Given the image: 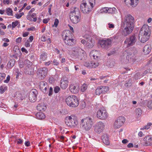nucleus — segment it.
I'll return each instance as SVG.
<instances>
[{
	"label": "nucleus",
	"mask_w": 152,
	"mask_h": 152,
	"mask_svg": "<svg viewBox=\"0 0 152 152\" xmlns=\"http://www.w3.org/2000/svg\"><path fill=\"white\" fill-rule=\"evenodd\" d=\"M134 19L130 14L126 15L122 19L121 26L124 28L122 34L124 36H126L130 34L134 28Z\"/></svg>",
	"instance_id": "nucleus-1"
},
{
	"label": "nucleus",
	"mask_w": 152,
	"mask_h": 152,
	"mask_svg": "<svg viewBox=\"0 0 152 152\" xmlns=\"http://www.w3.org/2000/svg\"><path fill=\"white\" fill-rule=\"evenodd\" d=\"M151 34V30L149 26L147 25H144L140 31L138 38L139 41L144 43L149 39Z\"/></svg>",
	"instance_id": "nucleus-2"
},
{
	"label": "nucleus",
	"mask_w": 152,
	"mask_h": 152,
	"mask_svg": "<svg viewBox=\"0 0 152 152\" xmlns=\"http://www.w3.org/2000/svg\"><path fill=\"white\" fill-rule=\"evenodd\" d=\"M62 36L64 43L66 45L72 46L75 44V40L73 38V34L70 31H64L62 32Z\"/></svg>",
	"instance_id": "nucleus-3"
},
{
	"label": "nucleus",
	"mask_w": 152,
	"mask_h": 152,
	"mask_svg": "<svg viewBox=\"0 0 152 152\" xmlns=\"http://www.w3.org/2000/svg\"><path fill=\"white\" fill-rule=\"evenodd\" d=\"M71 20L74 23H77L80 20V11L77 8L72 9L69 13Z\"/></svg>",
	"instance_id": "nucleus-4"
},
{
	"label": "nucleus",
	"mask_w": 152,
	"mask_h": 152,
	"mask_svg": "<svg viewBox=\"0 0 152 152\" xmlns=\"http://www.w3.org/2000/svg\"><path fill=\"white\" fill-rule=\"evenodd\" d=\"M81 126L86 131L89 130L91 128L93 123L92 118L90 117L82 119L81 120Z\"/></svg>",
	"instance_id": "nucleus-5"
},
{
	"label": "nucleus",
	"mask_w": 152,
	"mask_h": 152,
	"mask_svg": "<svg viewBox=\"0 0 152 152\" xmlns=\"http://www.w3.org/2000/svg\"><path fill=\"white\" fill-rule=\"evenodd\" d=\"M67 104L72 107H76L79 104V101L76 96L74 95L70 96L66 99Z\"/></svg>",
	"instance_id": "nucleus-6"
},
{
	"label": "nucleus",
	"mask_w": 152,
	"mask_h": 152,
	"mask_svg": "<svg viewBox=\"0 0 152 152\" xmlns=\"http://www.w3.org/2000/svg\"><path fill=\"white\" fill-rule=\"evenodd\" d=\"M65 123L67 126L70 127H75L78 124L76 117L73 115L66 117Z\"/></svg>",
	"instance_id": "nucleus-7"
},
{
	"label": "nucleus",
	"mask_w": 152,
	"mask_h": 152,
	"mask_svg": "<svg viewBox=\"0 0 152 152\" xmlns=\"http://www.w3.org/2000/svg\"><path fill=\"white\" fill-rule=\"evenodd\" d=\"M112 41H113V38H110L107 39L101 40L99 41V43L102 48L107 49L111 47Z\"/></svg>",
	"instance_id": "nucleus-8"
},
{
	"label": "nucleus",
	"mask_w": 152,
	"mask_h": 152,
	"mask_svg": "<svg viewBox=\"0 0 152 152\" xmlns=\"http://www.w3.org/2000/svg\"><path fill=\"white\" fill-rule=\"evenodd\" d=\"M73 54L80 60H82L84 58L85 51L79 48H73Z\"/></svg>",
	"instance_id": "nucleus-9"
},
{
	"label": "nucleus",
	"mask_w": 152,
	"mask_h": 152,
	"mask_svg": "<svg viewBox=\"0 0 152 152\" xmlns=\"http://www.w3.org/2000/svg\"><path fill=\"white\" fill-rule=\"evenodd\" d=\"M97 117L102 120H105L108 117V114L104 107L100 108L97 111L96 114Z\"/></svg>",
	"instance_id": "nucleus-10"
},
{
	"label": "nucleus",
	"mask_w": 152,
	"mask_h": 152,
	"mask_svg": "<svg viewBox=\"0 0 152 152\" xmlns=\"http://www.w3.org/2000/svg\"><path fill=\"white\" fill-rule=\"evenodd\" d=\"M105 125L102 121L97 122L95 125L94 131L96 133L100 134L103 132L104 129Z\"/></svg>",
	"instance_id": "nucleus-11"
},
{
	"label": "nucleus",
	"mask_w": 152,
	"mask_h": 152,
	"mask_svg": "<svg viewBox=\"0 0 152 152\" xmlns=\"http://www.w3.org/2000/svg\"><path fill=\"white\" fill-rule=\"evenodd\" d=\"M137 40V38L135 35L134 34L130 36L129 38H127L124 41L125 44L127 47L133 45Z\"/></svg>",
	"instance_id": "nucleus-12"
},
{
	"label": "nucleus",
	"mask_w": 152,
	"mask_h": 152,
	"mask_svg": "<svg viewBox=\"0 0 152 152\" xmlns=\"http://www.w3.org/2000/svg\"><path fill=\"white\" fill-rule=\"evenodd\" d=\"M48 69L46 67L40 68L37 70V74L41 79H43L46 76Z\"/></svg>",
	"instance_id": "nucleus-13"
},
{
	"label": "nucleus",
	"mask_w": 152,
	"mask_h": 152,
	"mask_svg": "<svg viewBox=\"0 0 152 152\" xmlns=\"http://www.w3.org/2000/svg\"><path fill=\"white\" fill-rule=\"evenodd\" d=\"M125 121V119L124 116H120L115 121L114 126L115 128L118 129L120 128Z\"/></svg>",
	"instance_id": "nucleus-14"
},
{
	"label": "nucleus",
	"mask_w": 152,
	"mask_h": 152,
	"mask_svg": "<svg viewBox=\"0 0 152 152\" xmlns=\"http://www.w3.org/2000/svg\"><path fill=\"white\" fill-rule=\"evenodd\" d=\"M91 6L86 2L82 3L80 5V10L81 11L84 13H88L91 11L92 9Z\"/></svg>",
	"instance_id": "nucleus-15"
},
{
	"label": "nucleus",
	"mask_w": 152,
	"mask_h": 152,
	"mask_svg": "<svg viewBox=\"0 0 152 152\" xmlns=\"http://www.w3.org/2000/svg\"><path fill=\"white\" fill-rule=\"evenodd\" d=\"M68 83L69 81L68 78L66 76H64L60 80V87L63 89H65L68 87Z\"/></svg>",
	"instance_id": "nucleus-16"
},
{
	"label": "nucleus",
	"mask_w": 152,
	"mask_h": 152,
	"mask_svg": "<svg viewBox=\"0 0 152 152\" xmlns=\"http://www.w3.org/2000/svg\"><path fill=\"white\" fill-rule=\"evenodd\" d=\"M38 92L37 90L33 89L31 91L29 96V100L31 102H35L37 99Z\"/></svg>",
	"instance_id": "nucleus-17"
},
{
	"label": "nucleus",
	"mask_w": 152,
	"mask_h": 152,
	"mask_svg": "<svg viewBox=\"0 0 152 152\" xmlns=\"http://www.w3.org/2000/svg\"><path fill=\"white\" fill-rule=\"evenodd\" d=\"M40 89L45 93H47L49 87L48 83L45 81H42L39 84Z\"/></svg>",
	"instance_id": "nucleus-18"
},
{
	"label": "nucleus",
	"mask_w": 152,
	"mask_h": 152,
	"mask_svg": "<svg viewBox=\"0 0 152 152\" xmlns=\"http://www.w3.org/2000/svg\"><path fill=\"white\" fill-rule=\"evenodd\" d=\"M84 65L89 68H96L99 66V63L98 62H94L92 61H89L88 62H86L84 63Z\"/></svg>",
	"instance_id": "nucleus-19"
},
{
	"label": "nucleus",
	"mask_w": 152,
	"mask_h": 152,
	"mask_svg": "<svg viewBox=\"0 0 152 152\" xmlns=\"http://www.w3.org/2000/svg\"><path fill=\"white\" fill-rule=\"evenodd\" d=\"M69 90L72 93L77 94L79 90V86L76 84H72L69 86Z\"/></svg>",
	"instance_id": "nucleus-20"
},
{
	"label": "nucleus",
	"mask_w": 152,
	"mask_h": 152,
	"mask_svg": "<svg viewBox=\"0 0 152 152\" xmlns=\"http://www.w3.org/2000/svg\"><path fill=\"white\" fill-rule=\"evenodd\" d=\"M146 146L152 145V136L148 135L144 138Z\"/></svg>",
	"instance_id": "nucleus-21"
},
{
	"label": "nucleus",
	"mask_w": 152,
	"mask_h": 152,
	"mask_svg": "<svg viewBox=\"0 0 152 152\" xmlns=\"http://www.w3.org/2000/svg\"><path fill=\"white\" fill-rule=\"evenodd\" d=\"M23 71L26 74L29 75H33L34 73V69L32 67L28 68H25Z\"/></svg>",
	"instance_id": "nucleus-22"
},
{
	"label": "nucleus",
	"mask_w": 152,
	"mask_h": 152,
	"mask_svg": "<svg viewBox=\"0 0 152 152\" xmlns=\"http://www.w3.org/2000/svg\"><path fill=\"white\" fill-rule=\"evenodd\" d=\"M151 50V47L150 45H146L143 48V51L145 54H148Z\"/></svg>",
	"instance_id": "nucleus-23"
},
{
	"label": "nucleus",
	"mask_w": 152,
	"mask_h": 152,
	"mask_svg": "<svg viewBox=\"0 0 152 152\" xmlns=\"http://www.w3.org/2000/svg\"><path fill=\"white\" fill-rule=\"evenodd\" d=\"M102 139L103 142L107 145L110 144L109 138L108 136L106 134H104L102 137Z\"/></svg>",
	"instance_id": "nucleus-24"
},
{
	"label": "nucleus",
	"mask_w": 152,
	"mask_h": 152,
	"mask_svg": "<svg viewBox=\"0 0 152 152\" xmlns=\"http://www.w3.org/2000/svg\"><path fill=\"white\" fill-rule=\"evenodd\" d=\"M86 45L88 48H91L94 45V42L92 39H88L87 41Z\"/></svg>",
	"instance_id": "nucleus-25"
},
{
	"label": "nucleus",
	"mask_w": 152,
	"mask_h": 152,
	"mask_svg": "<svg viewBox=\"0 0 152 152\" xmlns=\"http://www.w3.org/2000/svg\"><path fill=\"white\" fill-rule=\"evenodd\" d=\"M99 51L96 50H93L91 51L90 55L92 56L95 59V58H97L99 56Z\"/></svg>",
	"instance_id": "nucleus-26"
},
{
	"label": "nucleus",
	"mask_w": 152,
	"mask_h": 152,
	"mask_svg": "<svg viewBox=\"0 0 152 152\" xmlns=\"http://www.w3.org/2000/svg\"><path fill=\"white\" fill-rule=\"evenodd\" d=\"M15 61L14 58H12L10 60L7 64V67L9 68H11L14 66L15 63Z\"/></svg>",
	"instance_id": "nucleus-27"
},
{
	"label": "nucleus",
	"mask_w": 152,
	"mask_h": 152,
	"mask_svg": "<svg viewBox=\"0 0 152 152\" xmlns=\"http://www.w3.org/2000/svg\"><path fill=\"white\" fill-rule=\"evenodd\" d=\"M134 113L135 116L137 118H138L142 113V110L140 108H137L134 111Z\"/></svg>",
	"instance_id": "nucleus-28"
},
{
	"label": "nucleus",
	"mask_w": 152,
	"mask_h": 152,
	"mask_svg": "<svg viewBox=\"0 0 152 152\" xmlns=\"http://www.w3.org/2000/svg\"><path fill=\"white\" fill-rule=\"evenodd\" d=\"M36 116L38 119H44L45 117V114L42 112H39L37 113Z\"/></svg>",
	"instance_id": "nucleus-29"
},
{
	"label": "nucleus",
	"mask_w": 152,
	"mask_h": 152,
	"mask_svg": "<svg viewBox=\"0 0 152 152\" xmlns=\"http://www.w3.org/2000/svg\"><path fill=\"white\" fill-rule=\"evenodd\" d=\"M25 66V68H30L32 67V62L30 61L28 59H26L24 60Z\"/></svg>",
	"instance_id": "nucleus-30"
},
{
	"label": "nucleus",
	"mask_w": 152,
	"mask_h": 152,
	"mask_svg": "<svg viewBox=\"0 0 152 152\" xmlns=\"http://www.w3.org/2000/svg\"><path fill=\"white\" fill-rule=\"evenodd\" d=\"M102 94H105L109 90V87L107 86H100Z\"/></svg>",
	"instance_id": "nucleus-31"
},
{
	"label": "nucleus",
	"mask_w": 152,
	"mask_h": 152,
	"mask_svg": "<svg viewBox=\"0 0 152 152\" xmlns=\"http://www.w3.org/2000/svg\"><path fill=\"white\" fill-rule=\"evenodd\" d=\"M126 58L127 59L126 61H129V63H131L132 62L133 60V56L132 54H129L128 53V55L126 56Z\"/></svg>",
	"instance_id": "nucleus-32"
},
{
	"label": "nucleus",
	"mask_w": 152,
	"mask_h": 152,
	"mask_svg": "<svg viewBox=\"0 0 152 152\" xmlns=\"http://www.w3.org/2000/svg\"><path fill=\"white\" fill-rule=\"evenodd\" d=\"M138 1L139 0H130L129 1H130V5L132 7H134L138 4Z\"/></svg>",
	"instance_id": "nucleus-33"
},
{
	"label": "nucleus",
	"mask_w": 152,
	"mask_h": 152,
	"mask_svg": "<svg viewBox=\"0 0 152 152\" xmlns=\"http://www.w3.org/2000/svg\"><path fill=\"white\" fill-rule=\"evenodd\" d=\"M108 13L111 14H114L116 11V9L115 7L108 8Z\"/></svg>",
	"instance_id": "nucleus-34"
},
{
	"label": "nucleus",
	"mask_w": 152,
	"mask_h": 152,
	"mask_svg": "<svg viewBox=\"0 0 152 152\" xmlns=\"http://www.w3.org/2000/svg\"><path fill=\"white\" fill-rule=\"evenodd\" d=\"M88 85L85 83H84L81 87V91L83 92L86 91L88 88Z\"/></svg>",
	"instance_id": "nucleus-35"
},
{
	"label": "nucleus",
	"mask_w": 152,
	"mask_h": 152,
	"mask_svg": "<svg viewBox=\"0 0 152 152\" xmlns=\"http://www.w3.org/2000/svg\"><path fill=\"white\" fill-rule=\"evenodd\" d=\"M47 58V55L45 53H43L40 55V59L42 61H44Z\"/></svg>",
	"instance_id": "nucleus-36"
},
{
	"label": "nucleus",
	"mask_w": 152,
	"mask_h": 152,
	"mask_svg": "<svg viewBox=\"0 0 152 152\" xmlns=\"http://www.w3.org/2000/svg\"><path fill=\"white\" fill-rule=\"evenodd\" d=\"M6 13L8 15L12 16L13 15L12 10L10 8L6 9Z\"/></svg>",
	"instance_id": "nucleus-37"
},
{
	"label": "nucleus",
	"mask_w": 152,
	"mask_h": 152,
	"mask_svg": "<svg viewBox=\"0 0 152 152\" xmlns=\"http://www.w3.org/2000/svg\"><path fill=\"white\" fill-rule=\"evenodd\" d=\"M95 94L97 95H100L101 94H102L101 91V88L100 86L97 88L95 91Z\"/></svg>",
	"instance_id": "nucleus-38"
},
{
	"label": "nucleus",
	"mask_w": 152,
	"mask_h": 152,
	"mask_svg": "<svg viewBox=\"0 0 152 152\" xmlns=\"http://www.w3.org/2000/svg\"><path fill=\"white\" fill-rule=\"evenodd\" d=\"M141 77V75L140 74L139 72H137L134 75V78L136 80H137L140 79Z\"/></svg>",
	"instance_id": "nucleus-39"
},
{
	"label": "nucleus",
	"mask_w": 152,
	"mask_h": 152,
	"mask_svg": "<svg viewBox=\"0 0 152 152\" xmlns=\"http://www.w3.org/2000/svg\"><path fill=\"white\" fill-rule=\"evenodd\" d=\"M147 105L149 109L152 110V100L148 101L147 103Z\"/></svg>",
	"instance_id": "nucleus-40"
},
{
	"label": "nucleus",
	"mask_w": 152,
	"mask_h": 152,
	"mask_svg": "<svg viewBox=\"0 0 152 152\" xmlns=\"http://www.w3.org/2000/svg\"><path fill=\"white\" fill-rule=\"evenodd\" d=\"M23 142V140L20 138H17L16 139V142L18 144H21Z\"/></svg>",
	"instance_id": "nucleus-41"
},
{
	"label": "nucleus",
	"mask_w": 152,
	"mask_h": 152,
	"mask_svg": "<svg viewBox=\"0 0 152 152\" xmlns=\"http://www.w3.org/2000/svg\"><path fill=\"white\" fill-rule=\"evenodd\" d=\"M32 18H33V21L35 22L37 20L36 14L35 13H33L31 15Z\"/></svg>",
	"instance_id": "nucleus-42"
},
{
	"label": "nucleus",
	"mask_w": 152,
	"mask_h": 152,
	"mask_svg": "<svg viewBox=\"0 0 152 152\" xmlns=\"http://www.w3.org/2000/svg\"><path fill=\"white\" fill-rule=\"evenodd\" d=\"M7 87H4L1 86L0 87V90L1 92L2 93H4L5 91L7 89Z\"/></svg>",
	"instance_id": "nucleus-43"
},
{
	"label": "nucleus",
	"mask_w": 152,
	"mask_h": 152,
	"mask_svg": "<svg viewBox=\"0 0 152 152\" xmlns=\"http://www.w3.org/2000/svg\"><path fill=\"white\" fill-rule=\"evenodd\" d=\"M59 23V20L58 19H55V21L54 23V24L53 25V26H54L55 27L57 26L58 24Z\"/></svg>",
	"instance_id": "nucleus-44"
},
{
	"label": "nucleus",
	"mask_w": 152,
	"mask_h": 152,
	"mask_svg": "<svg viewBox=\"0 0 152 152\" xmlns=\"http://www.w3.org/2000/svg\"><path fill=\"white\" fill-rule=\"evenodd\" d=\"M19 22L18 21L16 20L12 23V27L15 28L18 24Z\"/></svg>",
	"instance_id": "nucleus-45"
},
{
	"label": "nucleus",
	"mask_w": 152,
	"mask_h": 152,
	"mask_svg": "<svg viewBox=\"0 0 152 152\" xmlns=\"http://www.w3.org/2000/svg\"><path fill=\"white\" fill-rule=\"evenodd\" d=\"M5 76L6 75L4 73H0V82L5 77Z\"/></svg>",
	"instance_id": "nucleus-46"
},
{
	"label": "nucleus",
	"mask_w": 152,
	"mask_h": 152,
	"mask_svg": "<svg viewBox=\"0 0 152 152\" xmlns=\"http://www.w3.org/2000/svg\"><path fill=\"white\" fill-rule=\"evenodd\" d=\"M48 81L50 83H53L55 82V79L53 77H49Z\"/></svg>",
	"instance_id": "nucleus-47"
},
{
	"label": "nucleus",
	"mask_w": 152,
	"mask_h": 152,
	"mask_svg": "<svg viewBox=\"0 0 152 152\" xmlns=\"http://www.w3.org/2000/svg\"><path fill=\"white\" fill-rule=\"evenodd\" d=\"M127 60V59L126 58V57H123L121 59V61L124 63H129V61H126Z\"/></svg>",
	"instance_id": "nucleus-48"
},
{
	"label": "nucleus",
	"mask_w": 152,
	"mask_h": 152,
	"mask_svg": "<svg viewBox=\"0 0 152 152\" xmlns=\"http://www.w3.org/2000/svg\"><path fill=\"white\" fill-rule=\"evenodd\" d=\"M19 66L20 68L23 67L25 66L24 61H20L19 62Z\"/></svg>",
	"instance_id": "nucleus-49"
},
{
	"label": "nucleus",
	"mask_w": 152,
	"mask_h": 152,
	"mask_svg": "<svg viewBox=\"0 0 152 152\" xmlns=\"http://www.w3.org/2000/svg\"><path fill=\"white\" fill-rule=\"evenodd\" d=\"M60 90V88L58 86H56L54 88V91L55 93H58Z\"/></svg>",
	"instance_id": "nucleus-50"
},
{
	"label": "nucleus",
	"mask_w": 152,
	"mask_h": 152,
	"mask_svg": "<svg viewBox=\"0 0 152 152\" xmlns=\"http://www.w3.org/2000/svg\"><path fill=\"white\" fill-rule=\"evenodd\" d=\"M108 7H104L103 8L101 11L102 13H108Z\"/></svg>",
	"instance_id": "nucleus-51"
},
{
	"label": "nucleus",
	"mask_w": 152,
	"mask_h": 152,
	"mask_svg": "<svg viewBox=\"0 0 152 152\" xmlns=\"http://www.w3.org/2000/svg\"><path fill=\"white\" fill-rule=\"evenodd\" d=\"M108 27L110 28H113L115 27L114 25L110 23H109L108 24Z\"/></svg>",
	"instance_id": "nucleus-52"
},
{
	"label": "nucleus",
	"mask_w": 152,
	"mask_h": 152,
	"mask_svg": "<svg viewBox=\"0 0 152 152\" xmlns=\"http://www.w3.org/2000/svg\"><path fill=\"white\" fill-rule=\"evenodd\" d=\"M84 37L86 39V40L87 41L89 39H92L91 38V36L88 35H86L84 36Z\"/></svg>",
	"instance_id": "nucleus-53"
},
{
	"label": "nucleus",
	"mask_w": 152,
	"mask_h": 152,
	"mask_svg": "<svg viewBox=\"0 0 152 152\" xmlns=\"http://www.w3.org/2000/svg\"><path fill=\"white\" fill-rule=\"evenodd\" d=\"M22 39V38L19 37L16 39L15 41L17 43H20L21 42Z\"/></svg>",
	"instance_id": "nucleus-54"
},
{
	"label": "nucleus",
	"mask_w": 152,
	"mask_h": 152,
	"mask_svg": "<svg viewBox=\"0 0 152 152\" xmlns=\"http://www.w3.org/2000/svg\"><path fill=\"white\" fill-rule=\"evenodd\" d=\"M53 92V89L52 87H50V88L49 90V93L48 94V95L50 96L51 95Z\"/></svg>",
	"instance_id": "nucleus-55"
},
{
	"label": "nucleus",
	"mask_w": 152,
	"mask_h": 152,
	"mask_svg": "<svg viewBox=\"0 0 152 152\" xmlns=\"http://www.w3.org/2000/svg\"><path fill=\"white\" fill-rule=\"evenodd\" d=\"M10 79V76L8 75L7 77L6 80H4V82L5 83H8Z\"/></svg>",
	"instance_id": "nucleus-56"
},
{
	"label": "nucleus",
	"mask_w": 152,
	"mask_h": 152,
	"mask_svg": "<svg viewBox=\"0 0 152 152\" xmlns=\"http://www.w3.org/2000/svg\"><path fill=\"white\" fill-rule=\"evenodd\" d=\"M53 63L54 65L57 66L59 64V63L56 60L54 59L53 61Z\"/></svg>",
	"instance_id": "nucleus-57"
},
{
	"label": "nucleus",
	"mask_w": 152,
	"mask_h": 152,
	"mask_svg": "<svg viewBox=\"0 0 152 152\" xmlns=\"http://www.w3.org/2000/svg\"><path fill=\"white\" fill-rule=\"evenodd\" d=\"M27 19L30 21H33L31 16L29 15L27 16Z\"/></svg>",
	"instance_id": "nucleus-58"
},
{
	"label": "nucleus",
	"mask_w": 152,
	"mask_h": 152,
	"mask_svg": "<svg viewBox=\"0 0 152 152\" xmlns=\"http://www.w3.org/2000/svg\"><path fill=\"white\" fill-rule=\"evenodd\" d=\"M52 62V61H49L47 62H45V64L46 66H48Z\"/></svg>",
	"instance_id": "nucleus-59"
},
{
	"label": "nucleus",
	"mask_w": 152,
	"mask_h": 152,
	"mask_svg": "<svg viewBox=\"0 0 152 152\" xmlns=\"http://www.w3.org/2000/svg\"><path fill=\"white\" fill-rule=\"evenodd\" d=\"M54 51L57 54H59L60 53V51L57 48H54Z\"/></svg>",
	"instance_id": "nucleus-60"
},
{
	"label": "nucleus",
	"mask_w": 152,
	"mask_h": 152,
	"mask_svg": "<svg viewBox=\"0 0 152 152\" xmlns=\"http://www.w3.org/2000/svg\"><path fill=\"white\" fill-rule=\"evenodd\" d=\"M50 20L49 18L44 19L43 20V23H48L49 20Z\"/></svg>",
	"instance_id": "nucleus-61"
},
{
	"label": "nucleus",
	"mask_w": 152,
	"mask_h": 152,
	"mask_svg": "<svg viewBox=\"0 0 152 152\" xmlns=\"http://www.w3.org/2000/svg\"><path fill=\"white\" fill-rule=\"evenodd\" d=\"M25 145L26 146H29L30 145V143L29 141H26L25 142Z\"/></svg>",
	"instance_id": "nucleus-62"
},
{
	"label": "nucleus",
	"mask_w": 152,
	"mask_h": 152,
	"mask_svg": "<svg viewBox=\"0 0 152 152\" xmlns=\"http://www.w3.org/2000/svg\"><path fill=\"white\" fill-rule=\"evenodd\" d=\"M25 46L26 47H29L30 46V44L28 42V40L25 43Z\"/></svg>",
	"instance_id": "nucleus-63"
},
{
	"label": "nucleus",
	"mask_w": 152,
	"mask_h": 152,
	"mask_svg": "<svg viewBox=\"0 0 152 152\" xmlns=\"http://www.w3.org/2000/svg\"><path fill=\"white\" fill-rule=\"evenodd\" d=\"M65 138V137L63 136H61L60 137V141H64V139Z\"/></svg>",
	"instance_id": "nucleus-64"
}]
</instances>
